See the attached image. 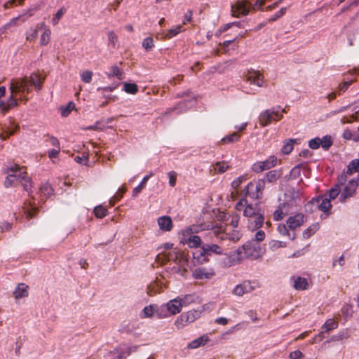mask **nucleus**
I'll return each mask as SVG.
<instances>
[{
    "mask_svg": "<svg viewBox=\"0 0 359 359\" xmlns=\"http://www.w3.org/2000/svg\"><path fill=\"white\" fill-rule=\"evenodd\" d=\"M40 191L46 196H50L53 194V189L48 184H43L40 188Z\"/></svg>",
    "mask_w": 359,
    "mask_h": 359,
    "instance_id": "680f3d73",
    "label": "nucleus"
},
{
    "mask_svg": "<svg viewBox=\"0 0 359 359\" xmlns=\"http://www.w3.org/2000/svg\"><path fill=\"white\" fill-rule=\"evenodd\" d=\"M259 287V284L256 280H245L236 285L231 290L233 295L236 297H242L245 294L252 292Z\"/></svg>",
    "mask_w": 359,
    "mask_h": 359,
    "instance_id": "423d86ee",
    "label": "nucleus"
},
{
    "mask_svg": "<svg viewBox=\"0 0 359 359\" xmlns=\"http://www.w3.org/2000/svg\"><path fill=\"white\" fill-rule=\"evenodd\" d=\"M265 189V180L259 179L256 181L249 182L245 188V194L253 199H259L262 197Z\"/></svg>",
    "mask_w": 359,
    "mask_h": 359,
    "instance_id": "0eeeda50",
    "label": "nucleus"
},
{
    "mask_svg": "<svg viewBox=\"0 0 359 359\" xmlns=\"http://www.w3.org/2000/svg\"><path fill=\"white\" fill-rule=\"evenodd\" d=\"M304 222V215L297 213L287 218L286 223L290 230H294L301 226Z\"/></svg>",
    "mask_w": 359,
    "mask_h": 359,
    "instance_id": "6ab92c4d",
    "label": "nucleus"
},
{
    "mask_svg": "<svg viewBox=\"0 0 359 359\" xmlns=\"http://www.w3.org/2000/svg\"><path fill=\"white\" fill-rule=\"evenodd\" d=\"M308 280L300 276L293 278V287L297 290H304L309 288Z\"/></svg>",
    "mask_w": 359,
    "mask_h": 359,
    "instance_id": "7c9ffc66",
    "label": "nucleus"
},
{
    "mask_svg": "<svg viewBox=\"0 0 359 359\" xmlns=\"http://www.w3.org/2000/svg\"><path fill=\"white\" fill-rule=\"evenodd\" d=\"M232 15L236 17L246 15L249 13L248 2L246 0H238L231 5Z\"/></svg>",
    "mask_w": 359,
    "mask_h": 359,
    "instance_id": "f8f14e48",
    "label": "nucleus"
},
{
    "mask_svg": "<svg viewBox=\"0 0 359 359\" xmlns=\"http://www.w3.org/2000/svg\"><path fill=\"white\" fill-rule=\"evenodd\" d=\"M289 203L285 202L280 203L276 209L273 214V218L275 221L282 220L289 212L288 211Z\"/></svg>",
    "mask_w": 359,
    "mask_h": 359,
    "instance_id": "b1692460",
    "label": "nucleus"
},
{
    "mask_svg": "<svg viewBox=\"0 0 359 359\" xmlns=\"http://www.w3.org/2000/svg\"><path fill=\"white\" fill-rule=\"evenodd\" d=\"M245 78L247 81L250 84L255 85L258 87L263 86L264 76L259 71L249 70L246 74Z\"/></svg>",
    "mask_w": 359,
    "mask_h": 359,
    "instance_id": "dca6fc26",
    "label": "nucleus"
},
{
    "mask_svg": "<svg viewBox=\"0 0 359 359\" xmlns=\"http://www.w3.org/2000/svg\"><path fill=\"white\" fill-rule=\"evenodd\" d=\"M346 180L347 177L346 174L341 173L338 177L337 184L331 188L329 192L326 194L330 201L335 199L339 196L341 191L340 186L344 184Z\"/></svg>",
    "mask_w": 359,
    "mask_h": 359,
    "instance_id": "2eb2a0df",
    "label": "nucleus"
},
{
    "mask_svg": "<svg viewBox=\"0 0 359 359\" xmlns=\"http://www.w3.org/2000/svg\"><path fill=\"white\" fill-rule=\"evenodd\" d=\"M107 210L102 205H97L94 208V214L97 218H102L107 215Z\"/></svg>",
    "mask_w": 359,
    "mask_h": 359,
    "instance_id": "4d7b16f0",
    "label": "nucleus"
},
{
    "mask_svg": "<svg viewBox=\"0 0 359 359\" xmlns=\"http://www.w3.org/2000/svg\"><path fill=\"white\" fill-rule=\"evenodd\" d=\"M240 139V135L237 133H233L231 135H226L222 139L224 143H230L237 142Z\"/></svg>",
    "mask_w": 359,
    "mask_h": 359,
    "instance_id": "6e6d98bb",
    "label": "nucleus"
},
{
    "mask_svg": "<svg viewBox=\"0 0 359 359\" xmlns=\"http://www.w3.org/2000/svg\"><path fill=\"white\" fill-rule=\"evenodd\" d=\"M41 34L39 37V45L41 46H46L50 41L52 32L50 29L43 22H41Z\"/></svg>",
    "mask_w": 359,
    "mask_h": 359,
    "instance_id": "412c9836",
    "label": "nucleus"
},
{
    "mask_svg": "<svg viewBox=\"0 0 359 359\" xmlns=\"http://www.w3.org/2000/svg\"><path fill=\"white\" fill-rule=\"evenodd\" d=\"M205 308L206 305L205 304L200 308H198L196 309H191L183 313L185 314V316L187 317L189 323H191L201 316L202 313L205 310Z\"/></svg>",
    "mask_w": 359,
    "mask_h": 359,
    "instance_id": "393cba45",
    "label": "nucleus"
},
{
    "mask_svg": "<svg viewBox=\"0 0 359 359\" xmlns=\"http://www.w3.org/2000/svg\"><path fill=\"white\" fill-rule=\"evenodd\" d=\"M180 242L187 244L189 248H198L201 244V239L198 236H190L189 238H181Z\"/></svg>",
    "mask_w": 359,
    "mask_h": 359,
    "instance_id": "c756f323",
    "label": "nucleus"
},
{
    "mask_svg": "<svg viewBox=\"0 0 359 359\" xmlns=\"http://www.w3.org/2000/svg\"><path fill=\"white\" fill-rule=\"evenodd\" d=\"M109 79L116 77L118 79H122L123 71L116 65L110 67L109 72L107 74Z\"/></svg>",
    "mask_w": 359,
    "mask_h": 359,
    "instance_id": "4c0bfd02",
    "label": "nucleus"
},
{
    "mask_svg": "<svg viewBox=\"0 0 359 359\" xmlns=\"http://www.w3.org/2000/svg\"><path fill=\"white\" fill-rule=\"evenodd\" d=\"M236 209L238 211H243V215L248 219L255 216L257 213L263 212L260 209H257L252 205L248 204V201L245 198H241L235 206Z\"/></svg>",
    "mask_w": 359,
    "mask_h": 359,
    "instance_id": "9d476101",
    "label": "nucleus"
},
{
    "mask_svg": "<svg viewBox=\"0 0 359 359\" xmlns=\"http://www.w3.org/2000/svg\"><path fill=\"white\" fill-rule=\"evenodd\" d=\"M197 227L194 225L192 226L187 227L186 229L181 231L180 234L182 235V238H189L190 236H193L192 233L194 232H197Z\"/></svg>",
    "mask_w": 359,
    "mask_h": 359,
    "instance_id": "5fc2aeb1",
    "label": "nucleus"
},
{
    "mask_svg": "<svg viewBox=\"0 0 359 359\" xmlns=\"http://www.w3.org/2000/svg\"><path fill=\"white\" fill-rule=\"evenodd\" d=\"M157 224L159 229L162 231H170L173 227V223L170 216L164 215L157 219Z\"/></svg>",
    "mask_w": 359,
    "mask_h": 359,
    "instance_id": "4be33fe9",
    "label": "nucleus"
},
{
    "mask_svg": "<svg viewBox=\"0 0 359 359\" xmlns=\"http://www.w3.org/2000/svg\"><path fill=\"white\" fill-rule=\"evenodd\" d=\"M308 205H310L311 208H316L322 212V214L320 216L322 219L327 218L330 214V210L332 205L330 198L327 196V194L312 198Z\"/></svg>",
    "mask_w": 359,
    "mask_h": 359,
    "instance_id": "39448f33",
    "label": "nucleus"
},
{
    "mask_svg": "<svg viewBox=\"0 0 359 359\" xmlns=\"http://www.w3.org/2000/svg\"><path fill=\"white\" fill-rule=\"evenodd\" d=\"M175 262L179 265V267L176 269L177 273L184 276L187 271L186 268L189 263L187 256L182 252H177L176 254Z\"/></svg>",
    "mask_w": 359,
    "mask_h": 359,
    "instance_id": "f3484780",
    "label": "nucleus"
},
{
    "mask_svg": "<svg viewBox=\"0 0 359 359\" xmlns=\"http://www.w3.org/2000/svg\"><path fill=\"white\" fill-rule=\"evenodd\" d=\"M222 248L217 244L203 245L201 249L196 250L193 257L201 262H208L206 257L211 256L212 254L222 255Z\"/></svg>",
    "mask_w": 359,
    "mask_h": 359,
    "instance_id": "20e7f679",
    "label": "nucleus"
},
{
    "mask_svg": "<svg viewBox=\"0 0 359 359\" xmlns=\"http://www.w3.org/2000/svg\"><path fill=\"white\" fill-rule=\"evenodd\" d=\"M11 92H12V91L11 90ZM13 94H16V95L20 94V98L21 100L26 99L25 95L22 94V93H15V92L11 93V95L9 96V97L8 98V100L6 102V106L4 107V110L8 111L11 108H13L18 105V100L16 98L14 97Z\"/></svg>",
    "mask_w": 359,
    "mask_h": 359,
    "instance_id": "f704fd0d",
    "label": "nucleus"
},
{
    "mask_svg": "<svg viewBox=\"0 0 359 359\" xmlns=\"http://www.w3.org/2000/svg\"><path fill=\"white\" fill-rule=\"evenodd\" d=\"M34 9H29L28 11V15L25 16V14H22L18 15V17L12 18L8 22L5 24L0 28V32L4 33L7 29L12 26H18L22 23L25 22L27 18L32 15H33Z\"/></svg>",
    "mask_w": 359,
    "mask_h": 359,
    "instance_id": "4468645a",
    "label": "nucleus"
},
{
    "mask_svg": "<svg viewBox=\"0 0 359 359\" xmlns=\"http://www.w3.org/2000/svg\"><path fill=\"white\" fill-rule=\"evenodd\" d=\"M209 341L208 334H203L194 340H192L188 345L189 348L195 349L201 346L205 345Z\"/></svg>",
    "mask_w": 359,
    "mask_h": 359,
    "instance_id": "473e14b6",
    "label": "nucleus"
},
{
    "mask_svg": "<svg viewBox=\"0 0 359 359\" xmlns=\"http://www.w3.org/2000/svg\"><path fill=\"white\" fill-rule=\"evenodd\" d=\"M231 255L237 264H240L245 259H248L243 245L232 251Z\"/></svg>",
    "mask_w": 359,
    "mask_h": 359,
    "instance_id": "a878e982",
    "label": "nucleus"
},
{
    "mask_svg": "<svg viewBox=\"0 0 359 359\" xmlns=\"http://www.w3.org/2000/svg\"><path fill=\"white\" fill-rule=\"evenodd\" d=\"M14 297L16 299H21L28 296V286L24 283H20L13 292Z\"/></svg>",
    "mask_w": 359,
    "mask_h": 359,
    "instance_id": "72a5a7b5",
    "label": "nucleus"
},
{
    "mask_svg": "<svg viewBox=\"0 0 359 359\" xmlns=\"http://www.w3.org/2000/svg\"><path fill=\"white\" fill-rule=\"evenodd\" d=\"M34 86L39 90L41 88V81L40 76L37 74H32L30 77L13 79L10 83V90L12 93H28L31 87Z\"/></svg>",
    "mask_w": 359,
    "mask_h": 359,
    "instance_id": "f257e3e1",
    "label": "nucleus"
},
{
    "mask_svg": "<svg viewBox=\"0 0 359 359\" xmlns=\"http://www.w3.org/2000/svg\"><path fill=\"white\" fill-rule=\"evenodd\" d=\"M152 175H153V173L150 172L149 175H147L143 177V179L142 180V182L136 187H135L133 189V193H132L133 197H134V198L136 197L142 191V190L144 188L147 182L149 180V179Z\"/></svg>",
    "mask_w": 359,
    "mask_h": 359,
    "instance_id": "e433bc0d",
    "label": "nucleus"
},
{
    "mask_svg": "<svg viewBox=\"0 0 359 359\" xmlns=\"http://www.w3.org/2000/svg\"><path fill=\"white\" fill-rule=\"evenodd\" d=\"M278 158L276 156H270L266 160L263 161H257L252 166V170L255 172H261L264 170H269L274 167L277 164Z\"/></svg>",
    "mask_w": 359,
    "mask_h": 359,
    "instance_id": "9b49d317",
    "label": "nucleus"
},
{
    "mask_svg": "<svg viewBox=\"0 0 359 359\" xmlns=\"http://www.w3.org/2000/svg\"><path fill=\"white\" fill-rule=\"evenodd\" d=\"M66 11L67 9L62 6L56 12L55 15L51 20V23L53 26H55L59 23L60 19L62 18Z\"/></svg>",
    "mask_w": 359,
    "mask_h": 359,
    "instance_id": "c03bdc74",
    "label": "nucleus"
},
{
    "mask_svg": "<svg viewBox=\"0 0 359 359\" xmlns=\"http://www.w3.org/2000/svg\"><path fill=\"white\" fill-rule=\"evenodd\" d=\"M182 31V25H176L170 28L165 35V38L171 39Z\"/></svg>",
    "mask_w": 359,
    "mask_h": 359,
    "instance_id": "09e8293b",
    "label": "nucleus"
},
{
    "mask_svg": "<svg viewBox=\"0 0 359 359\" xmlns=\"http://www.w3.org/2000/svg\"><path fill=\"white\" fill-rule=\"evenodd\" d=\"M286 246L287 243L285 242L276 240H272L269 243V248L273 252L277 250L279 248H285Z\"/></svg>",
    "mask_w": 359,
    "mask_h": 359,
    "instance_id": "a18cd8bd",
    "label": "nucleus"
},
{
    "mask_svg": "<svg viewBox=\"0 0 359 359\" xmlns=\"http://www.w3.org/2000/svg\"><path fill=\"white\" fill-rule=\"evenodd\" d=\"M219 263L222 268H229L237 264L231 255V252L224 254V256L219 259Z\"/></svg>",
    "mask_w": 359,
    "mask_h": 359,
    "instance_id": "2f4dec72",
    "label": "nucleus"
},
{
    "mask_svg": "<svg viewBox=\"0 0 359 359\" xmlns=\"http://www.w3.org/2000/svg\"><path fill=\"white\" fill-rule=\"evenodd\" d=\"M41 23L29 27L25 32V39L29 43H34L39 36Z\"/></svg>",
    "mask_w": 359,
    "mask_h": 359,
    "instance_id": "5701e85b",
    "label": "nucleus"
},
{
    "mask_svg": "<svg viewBox=\"0 0 359 359\" xmlns=\"http://www.w3.org/2000/svg\"><path fill=\"white\" fill-rule=\"evenodd\" d=\"M320 147L325 149L328 150L332 144V140L330 135H325L323 138H320Z\"/></svg>",
    "mask_w": 359,
    "mask_h": 359,
    "instance_id": "3c124183",
    "label": "nucleus"
},
{
    "mask_svg": "<svg viewBox=\"0 0 359 359\" xmlns=\"http://www.w3.org/2000/svg\"><path fill=\"white\" fill-rule=\"evenodd\" d=\"M338 323L334 320L330 318L325 321V323L323 325V328L325 329L326 332L334 330L337 327Z\"/></svg>",
    "mask_w": 359,
    "mask_h": 359,
    "instance_id": "603ef678",
    "label": "nucleus"
},
{
    "mask_svg": "<svg viewBox=\"0 0 359 359\" xmlns=\"http://www.w3.org/2000/svg\"><path fill=\"white\" fill-rule=\"evenodd\" d=\"M156 306L154 305H149L144 308V309L142 311L141 317L142 318H150L152 317L155 313H156V315L158 318H163L166 317L165 315H161V313H158L156 311Z\"/></svg>",
    "mask_w": 359,
    "mask_h": 359,
    "instance_id": "cd10ccee",
    "label": "nucleus"
},
{
    "mask_svg": "<svg viewBox=\"0 0 359 359\" xmlns=\"http://www.w3.org/2000/svg\"><path fill=\"white\" fill-rule=\"evenodd\" d=\"M354 172H359V158L352 160L347 165L346 171L343 173L346 174L347 177V175H351Z\"/></svg>",
    "mask_w": 359,
    "mask_h": 359,
    "instance_id": "c9c22d12",
    "label": "nucleus"
},
{
    "mask_svg": "<svg viewBox=\"0 0 359 359\" xmlns=\"http://www.w3.org/2000/svg\"><path fill=\"white\" fill-rule=\"evenodd\" d=\"M248 259L256 260L261 258L265 252V248L254 240L243 244Z\"/></svg>",
    "mask_w": 359,
    "mask_h": 359,
    "instance_id": "6e6552de",
    "label": "nucleus"
},
{
    "mask_svg": "<svg viewBox=\"0 0 359 359\" xmlns=\"http://www.w3.org/2000/svg\"><path fill=\"white\" fill-rule=\"evenodd\" d=\"M20 182L23 187L24 189L29 193L32 191V183L30 177L28 176L27 172L22 168L21 175H20Z\"/></svg>",
    "mask_w": 359,
    "mask_h": 359,
    "instance_id": "bb28decb",
    "label": "nucleus"
},
{
    "mask_svg": "<svg viewBox=\"0 0 359 359\" xmlns=\"http://www.w3.org/2000/svg\"><path fill=\"white\" fill-rule=\"evenodd\" d=\"M165 307L167 311L171 315H176L180 313L182 309L180 297H177L173 299L168 301L165 304Z\"/></svg>",
    "mask_w": 359,
    "mask_h": 359,
    "instance_id": "aec40b11",
    "label": "nucleus"
},
{
    "mask_svg": "<svg viewBox=\"0 0 359 359\" xmlns=\"http://www.w3.org/2000/svg\"><path fill=\"white\" fill-rule=\"evenodd\" d=\"M287 8V7H283L281 8L278 11H277L274 15H273L270 18H269V22H273L283 16L286 11Z\"/></svg>",
    "mask_w": 359,
    "mask_h": 359,
    "instance_id": "bf43d9fd",
    "label": "nucleus"
},
{
    "mask_svg": "<svg viewBox=\"0 0 359 359\" xmlns=\"http://www.w3.org/2000/svg\"><path fill=\"white\" fill-rule=\"evenodd\" d=\"M229 168L228 162L220 161L213 165V169L216 173H224Z\"/></svg>",
    "mask_w": 359,
    "mask_h": 359,
    "instance_id": "a19ab883",
    "label": "nucleus"
},
{
    "mask_svg": "<svg viewBox=\"0 0 359 359\" xmlns=\"http://www.w3.org/2000/svg\"><path fill=\"white\" fill-rule=\"evenodd\" d=\"M280 177L279 172L276 170H270L265 175L266 181L270 183L276 182Z\"/></svg>",
    "mask_w": 359,
    "mask_h": 359,
    "instance_id": "de8ad7c7",
    "label": "nucleus"
},
{
    "mask_svg": "<svg viewBox=\"0 0 359 359\" xmlns=\"http://www.w3.org/2000/svg\"><path fill=\"white\" fill-rule=\"evenodd\" d=\"M359 185V175L355 178L349 180L344 187L342 193L339 196V201L344 202L347 198L353 196Z\"/></svg>",
    "mask_w": 359,
    "mask_h": 359,
    "instance_id": "1a4fd4ad",
    "label": "nucleus"
},
{
    "mask_svg": "<svg viewBox=\"0 0 359 359\" xmlns=\"http://www.w3.org/2000/svg\"><path fill=\"white\" fill-rule=\"evenodd\" d=\"M46 142H47L48 145L52 146L54 148H60V144L59 142V140L53 136H49Z\"/></svg>",
    "mask_w": 359,
    "mask_h": 359,
    "instance_id": "69168bd1",
    "label": "nucleus"
},
{
    "mask_svg": "<svg viewBox=\"0 0 359 359\" xmlns=\"http://www.w3.org/2000/svg\"><path fill=\"white\" fill-rule=\"evenodd\" d=\"M294 140L290 139L284 143L282 147V152L284 154H288L292 151L294 148Z\"/></svg>",
    "mask_w": 359,
    "mask_h": 359,
    "instance_id": "864d4df0",
    "label": "nucleus"
},
{
    "mask_svg": "<svg viewBox=\"0 0 359 359\" xmlns=\"http://www.w3.org/2000/svg\"><path fill=\"white\" fill-rule=\"evenodd\" d=\"M123 90L128 94L135 95L138 92V86L135 83H124Z\"/></svg>",
    "mask_w": 359,
    "mask_h": 359,
    "instance_id": "ea45409f",
    "label": "nucleus"
},
{
    "mask_svg": "<svg viewBox=\"0 0 359 359\" xmlns=\"http://www.w3.org/2000/svg\"><path fill=\"white\" fill-rule=\"evenodd\" d=\"M22 168H20L18 164L12 163L7 165L4 169V173L7 175L4 186L6 188L15 187L20 182V175H21Z\"/></svg>",
    "mask_w": 359,
    "mask_h": 359,
    "instance_id": "7ed1b4c3",
    "label": "nucleus"
},
{
    "mask_svg": "<svg viewBox=\"0 0 359 359\" xmlns=\"http://www.w3.org/2000/svg\"><path fill=\"white\" fill-rule=\"evenodd\" d=\"M264 221V212L257 213L255 216L248 219V226L252 231L259 229L262 226Z\"/></svg>",
    "mask_w": 359,
    "mask_h": 359,
    "instance_id": "a211bd4d",
    "label": "nucleus"
},
{
    "mask_svg": "<svg viewBox=\"0 0 359 359\" xmlns=\"http://www.w3.org/2000/svg\"><path fill=\"white\" fill-rule=\"evenodd\" d=\"M286 195L288 196L289 198H290V200L289 201L291 204L296 203V202L300 199L301 194L299 190H295L294 189H290L287 190V193Z\"/></svg>",
    "mask_w": 359,
    "mask_h": 359,
    "instance_id": "37998d69",
    "label": "nucleus"
},
{
    "mask_svg": "<svg viewBox=\"0 0 359 359\" xmlns=\"http://www.w3.org/2000/svg\"><path fill=\"white\" fill-rule=\"evenodd\" d=\"M354 112L350 116L349 118H344V123H351L352 121H359V109L358 107H355L353 109Z\"/></svg>",
    "mask_w": 359,
    "mask_h": 359,
    "instance_id": "13d9d810",
    "label": "nucleus"
},
{
    "mask_svg": "<svg viewBox=\"0 0 359 359\" xmlns=\"http://www.w3.org/2000/svg\"><path fill=\"white\" fill-rule=\"evenodd\" d=\"M320 229V224L318 222L312 224L303 232V237L306 239L310 238Z\"/></svg>",
    "mask_w": 359,
    "mask_h": 359,
    "instance_id": "58836bf2",
    "label": "nucleus"
},
{
    "mask_svg": "<svg viewBox=\"0 0 359 359\" xmlns=\"http://www.w3.org/2000/svg\"><path fill=\"white\" fill-rule=\"evenodd\" d=\"M189 324L190 323L184 313L180 314L175 321V325L177 329H182Z\"/></svg>",
    "mask_w": 359,
    "mask_h": 359,
    "instance_id": "79ce46f5",
    "label": "nucleus"
},
{
    "mask_svg": "<svg viewBox=\"0 0 359 359\" xmlns=\"http://www.w3.org/2000/svg\"><path fill=\"white\" fill-rule=\"evenodd\" d=\"M285 109L280 106H276L262 111L259 116V122L262 126H266L273 121H278L282 119L283 114Z\"/></svg>",
    "mask_w": 359,
    "mask_h": 359,
    "instance_id": "f03ea898",
    "label": "nucleus"
},
{
    "mask_svg": "<svg viewBox=\"0 0 359 359\" xmlns=\"http://www.w3.org/2000/svg\"><path fill=\"white\" fill-rule=\"evenodd\" d=\"M177 172L175 171H170L168 172V177L169 179V185L174 187L177 182Z\"/></svg>",
    "mask_w": 359,
    "mask_h": 359,
    "instance_id": "774afa93",
    "label": "nucleus"
},
{
    "mask_svg": "<svg viewBox=\"0 0 359 359\" xmlns=\"http://www.w3.org/2000/svg\"><path fill=\"white\" fill-rule=\"evenodd\" d=\"M142 47L146 50H149L154 47V40L151 37H147L142 41Z\"/></svg>",
    "mask_w": 359,
    "mask_h": 359,
    "instance_id": "338daca9",
    "label": "nucleus"
},
{
    "mask_svg": "<svg viewBox=\"0 0 359 359\" xmlns=\"http://www.w3.org/2000/svg\"><path fill=\"white\" fill-rule=\"evenodd\" d=\"M74 107L73 102H69L67 106L60 108L62 116H67Z\"/></svg>",
    "mask_w": 359,
    "mask_h": 359,
    "instance_id": "e2e57ef3",
    "label": "nucleus"
},
{
    "mask_svg": "<svg viewBox=\"0 0 359 359\" xmlns=\"http://www.w3.org/2000/svg\"><path fill=\"white\" fill-rule=\"evenodd\" d=\"M93 72L89 70H86L81 74V79L82 81L89 83L92 81Z\"/></svg>",
    "mask_w": 359,
    "mask_h": 359,
    "instance_id": "0e129e2a",
    "label": "nucleus"
},
{
    "mask_svg": "<svg viewBox=\"0 0 359 359\" xmlns=\"http://www.w3.org/2000/svg\"><path fill=\"white\" fill-rule=\"evenodd\" d=\"M287 227V224H280L278 226L277 230L281 236H287L291 240H293L294 238V236H290V233Z\"/></svg>",
    "mask_w": 359,
    "mask_h": 359,
    "instance_id": "49530a36",
    "label": "nucleus"
},
{
    "mask_svg": "<svg viewBox=\"0 0 359 359\" xmlns=\"http://www.w3.org/2000/svg\"><path fill=\"white\" fill-rule=\"evenodd\" d=\"M195 295L193 294H185L182 297H180V301L182 302V306H187L189 304L194 303L195 302Z\"/></svg>",
    "mask_w": 359,
    "mask_h": 359,
    "instance_id": "8fccbe9b",
    "label": "nucleus"
},
{
    "mask_svg": "<svg viewBox=\"0 0 359 359\" xmlns=\"http://www.w3.org/2000/svg\"><path fill=\"white\" fill-rule=\"evenodd\" d=\"M117 86L118 85L106 87H99L97 88V91L100 92L102 93V97L105 100V101H104L102 104H100L101 107H105L109 102L108 100L111 97V95H107L104 94V93L114 91L117 88Z\"/></svg>",
    "mask_w": 359,
    "mask_h": 359,
    "instance_id": "c85d7f7f",
    "label": "nucleus"
},
{
    "mask_svg": "<svg viewBox=\"0 0 359 359\" xmlns=\"http://www.w3.org/2000/svg\"><path fill=\"white\" fill-rule=\"evenodd\" d=\"M212 233L217 238L220 240L225 239L226 234L224 233V229L222 226L219 227H214L212 229Z\"/></svg>",
    "mask_w": 359,
    "mask_h": 359,
    "instance_id": "052dcab7",
    "label": "nucleus"
},
{
    "mask_svg": "<svg viewBox=\"0 0 359 359\" xmlns=\"http://www.w3.org/2000/svg\"><path fill=\"white\" fill-rule=\"evenodd\" d=\"M215 275L212 268L198 267L192 271V277L196 280L210 279Z\"/></svg>",
    "mask_w": 359,
    "mask_h": 359,
    "instance_id": "ddd939ff",
    "label": "nucleus"
}]
</instances>
